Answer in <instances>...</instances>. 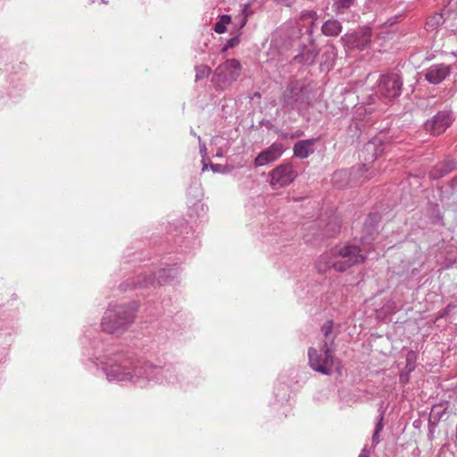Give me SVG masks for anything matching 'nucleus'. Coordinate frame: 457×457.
Masks as SVG:
<instances>
[{
  "label": "nucleus",
  "instance_id": "nucleus-21",
  "mask_svg": "<svg viewBox=\"0 0 457 457\" xmlns=\"http://www.w3.org/2000/svg\"><path fill=\"white\" fill-rule=\"evenodd\" d=\"M379 221V215L378 213H370L368 215L363 229H371L372 232H377V226Z\"/></svg>",
  "mask_w": 457,
  "mask_h": 457
},
{
  "label": "nucleus",
  "instance_id": "nucleus-19",
  "mask_svg": "<svg viewBox=\"0 0 457 457\" xmlns=\"http://www.w3.org/2000/svg\"><path fill=\"white\" fill-rule=\"evenodd\" d=\"M318 55L316 47L304 48L301 54L295 57V60L303 64H312Z\"/></svg>",
  "mask_w": 457,
  "mask_h": 457
},
{
  "label": "nucleus",
  "instance_id": "nucleus-39",
  "mask_svg": "<svg viewBox=\"0 0 457 457\" xmlns=\"http://www.w3.org/2000/svg\"><path fill=\"white\" fill-rule=\"evenodd\" d=\"M344 173H345V172H342V171H340V172H336V173L334 174V178H336V177H337V176H341V175H343Z\"/></svg>",
  "mask_w": 457,
  "mask_h": 457
},
{
  "label": "nucleus",
  "instance_id": "nucleus-33",
  "mask_svg": "<svg viewBox=\"0 0 457 457\" xmlns=\"http://www.w3.org/2000/svg\"><path fill=\"white\" fill-rule=\"evenodd\" d=\"M240 42L239 37L236 36L227 41V47L233 48L237 46Z\"/></svg>",
  "mask_w": 457,
  "mask_h": 457
},
{
  "label": "nucleus",
  "instance_id": "nucleus-11",
  "mask_svg": "<svg viewBox=\"0 0 457 457\" xmlns=\"http://www.w3.org/2000/svg\"><path fill=\"white\" fill-rule=\"evenodd\" d=\"M453 121L452 112L440 111L424 123V129L430 134L438 136L443 134L451 126Z\"/></svg>",
  "mask_w": 457,
  "mask_h": 457
},
{
  "label": "nucleus",
  "instance_id": "nucleus-18",
  "mask_svg": "<svg viewBox=\"0 0 457 457\" xmlns=\"http://www.w3.org/2000/svg\"><path fill=\"white\" fill-rule=\"evenodd\" d=\"M321 31L327 37H337L342 32V25L337 20H328L322 25Z\"/></svg>",
  "mask_w": 457,
  "mask_h": 457
},
{
  "label": "nucleus",
  "instance_id": "nucleus-27",
  "mask_svg": "<svg viewBox=\"0 0 457 457\" xmlns=\"http://www.w3.org/2000/svg\"><path fill=\"white\" fill-rule=\"evenodd\" d=\"M363 236L361 237V241L362 244H370L374 239L377 232H372L371 229H363Z\"/></svg>",
  "mask_w": 457,
  "mask_h": 457
},
{
  "label": "nucleus",
  "instance_id": "nucleus-26",
  "mask_svg": "<svg viewBox=\"0 0 457 457\" xmlns=\"http://www.w3.org/2000/svg\"><path fill=\"white\" fill-rule=\"evenodd\" d=\"M415 353L413 352L408 353L406 356V365L405 370H408V373H411L415 369Z\"/></svg>",
  "mask_w": 457,
  "mask_h": 457
},
{
  "label": "nucleus",
  "instance_id": "nucleus-1",
  "mask_svg": "<svg viewBox=\"0 0 457 457\" xmlns=\"http://www.w3.org/2000/svg\"><path fill=\"white\" fill-rule=\"evenodd\" d=\"M109 381H129L140 387L150 381L175 383L178 381L175 368L159 367L148 361L134 360L131 355L116 353L109 357L103 368Z\"/></svg>",
  "mask_w": 457,
  "mask_h": 457
},
{
  "label": "nucleus",
  "instance_id": "nucleus-3",
  "mask_svg": "<svg viewBox=\"0 0 457 457\" xmlns=\"http://www.w3.org/2000/svg\"><path fill=\"white\" fill-rule=\"evenodd\" d=\"M136 308L132 304L110 306L102 319V329L106 333H117L126 330L134 321Z\"/></svg>",
  "mask_w": 457,
  "mask_h": 457
},
{
  "label": "nucleus",
  "instance_id": "nucleus-40",
  "mask_svg": "<svg viewBox=\"0 0 457 457\" xmlns=\"http://www.w3.org/2000/svg\"><path fill=\"white\" fill-rule=\"evenodd\" d=\"M207 169V164L204 162L202 170L204 171Z\"/></svg>",
  "mask_w": 457,
  "mask_h": 457
},
{
  "label": "nucleus",
  "instance_id": "nucleus-29",
  "mask_svg": "<svg viewBox=\"0 0 457 457\" xmlns=\"http://www.w3.org/2000/svg\"><path fill=\"white\" fill-rule=\"evenodd\" d=\"M441 20H442V16L441 15H436L434 17H431L427 21L426 26L428 27V28H435L436 26H437L441 22Z\"/></svg>",
  "mask_w": 457,
  "mask_h": 457
},
{
  "label": "nucleus",
  "instance_id": "nucleus-42",
  "mask_svg": "<svg viewBox=\"0 0 457 457\" xmlns=\"http://www.w3.org/2000/svg\"><path fill=\"white\" fill-rule=\"evenodd\" d=\"M281 137H284V138H287V134H282Z\"/></svg>",
  "mask_w": 457,
  "mask_h": 457
},
{
  "label": "nucleus",
  "instance_id": "nucleus-14",
  "mask_svg": "<svg viewBox=\"0 0 457 457\" xmlns=\"http://www.w3.org/2000/svg\"><path fill=\"white\" fill-rule=\"evenodd\" d=\"M337 262L338 260L333 248L329 252L321 254L316 261L315 266L320 273H326L331 268L338 271Z\"/></svg>",
  "mask_w": 457,
  "mask_h": 457
},
{
  "label": "nucleus",
  "instance_id": "nucleus-36",
  "mask_svg": "<svg viewBox=\"0 0 457 457\" xmlns=\"http://www.w3.org/2000/svg\"><path fill=\"white\" fill-rule=\"evenodd\" d=\"M359 457H370V451L367 449V447H364L361 451Z\"/></svg>",
  "mask_w": 457,
  "mask_h": 457
},
{
  "label": "nucleus",
  "instance_id": "nucleus-15",
  "mask_svg": "<svg viewBox=\"0 0 457 457\" xmlns=\"http://www.w3.org/2000/svg\"><path fill=\"white\" fill-rule=\"evenodd\" d=\"M317 138H310L297 141L294 147V155L299 159H305L314 153V144Z\"/></svg>",
  "mask_w": 457,
  "mask_h": 457
},
{
  "label": "nucleus",
  "instance_id": "nucleus-20",
  "mask_svg": "<svg viewBox=\"0 0 457 457\" xmlns=\"http://www.w3.org/2000/svg\"><path fill=\"white\" fill-rule=\"evenodd\" d=\"M231 21V17L228 14L220 16V20L214 24V31L218 34H222L226 31V27Z\"/></svg>",
  "mask_w": 457,
  "mask_h": 457
},
{
  "label": "nucleus",
  "instance_id": "nucleus-30",
  "mask_svg": "<svg viewBox=\"0 0 457 457\" xmlns=\"http://www.w3.org/2000/svg\"><path fill=\"white\" fill-rule=\"evenodd\" d=\"M317 12L314 11H307L306 12L302 13L303 19H311L312 21V23L317 20Z\"/></svg>",
  "mask_w": 457,
  "mask_h": 457
},
{
  "label": "nucleus",
  "instance_id": "nucleus-16",
  "mask_svg": "<svg viewBox=\"0 0 457 457\" xmlns=\"http://www.w3.org/2000/svg\"><path fill=\"white\" fill-rule=\"evenodd\" d=\"M455 162L451 159H446L439 163H437L430 171L429 178L432 179H438L448 173L455 168Z\"/></svg>",
  "mask_w": 457,
  "mask_h": 457
},
{
  "label": "nucleus",
  "instance_id": "nucleus-28",
  "mask_svg": "<svg viewBox=\"0 0 457 457\" xmlns=\"http://www.w3.org/2000/svg\"><path fill=\"white\" fill-rule=\"evenodd\" d=\"M353 1L354 0H334L333 6L337 11L347 9L353 4Z\"/></svg>",
  "mask_w": 457,
  "mask_h": 457
},
{
  "label": "nucleus",
  "instance_id": "nucleus-9",
  "mask_svg": "<svg viewBox=\"0 0 457 457\" xmlns=\"http://www.w3.org/2000/svg\"><path fill=\"white\" fill-rule=\"evenodd\" d=\"M177 274V268L162 269L154 276L152 274H140L136 278H132L131 287H146L149 285H154L155 281L157 284L162 285L174 278Z\"/></svg>",
  "mask_w": 457,
  "mask_h": 457
},
{
  "label": "nucleus",
  "instance_id": "nucleus-44",
  "mask_svg": "<svg viewBox=\"0 0 457 457\" xmlns=\"http://www.w3.org/2000/svg\"><path fill=\"white\" fill-rule=\"evenodd\" d=\"M101 2H102L103 4H107V2H106L105 0H101Z\"/></svg>",
  "mask_w": 457,
  "mask_h": 457
},
{
  "label": "nucleus",
  "instance_id": "nucleus-2",
  "mask_svg": "<svg viewBox=\"0 0 457 457\" xmlns=\"http://www.w3.org/2000/svg\"><path fill=\"white\" fill-rule=\"evenodd\" d=\"M334 321L327 320L321 327L324 340L320 351L314 347L308 350L309 364L312 370L324 375H330L337 359L334 356L336 350L335 339L337 333H334Z\"/></svg>",
  "mask_w": 457,
  "mask_h": 457
},
{
  "label": "nucleus",
  "instance_id": "nucleus-7",
  "mask_svg": "<svg viewBox=\"0 0 457 457\" xmlns=\"http://www.w3.org/2000/svg\"><path fill=\"white\" fill-rule=\"evenodd\" d=\"M337 257L338 271L343 272L354 264L363 262L365 256L361 253L360 246L355 245H345L341 247H335Z\"/></svg>",
  "mask_w": 457,
  "mask_h": 457
},
{
  "label": "nucleus",
  "instance_id": "nucleus-38",
  "mask_svg": "<svg viewBox=\"0 0 457 457\" xmlns=\"http://www.w3.org/2000/svg\"><path fill=\"white\" fill-rule=\"evenodd\" d=\"M230 47H227V43L222 46L221 48V52L222 53H225L226 51H228Z\"/></svg>",
  "mask_w": 457,
  "mask_h": 457
},
{
  "label": "nucleus",
  "instance_id": "nucleus-35",
  "mask_svg": "<svg viewBox=\"0 0 457 457\" xmlns=\"http://www.w3.org/2000/svg\"><path fill=\"white\" fill-rule=\"evenodd\" d=\"M400 18V16H395V17H392L390 19H388L385 24L388 27H391L393 26L395 23L398 22V19Z\"/></svg>",
  "mask_w": 457,
  "mask_h": 457
},
{
  "label": "nucleus",
  "instance_id": "nucleus-25",
  "mask_svg": "<svg viewBox=\"0 0 457 457\" xmlns=\"http://www.w3.org/2000/svg\"><path fill=\"white\" fill-rule=\"evenodd\" d=\"M340 231V225L337 221L329 222L325 228V235L327 237H334Z\"/></svg>",
  "mask_w": 457,
  "mask_h": 457
},
{
  "label": "nucleus",
  "instance_id": "nucleus-17",
  "mask_svg": "<svg viewBox=\"0 0 457 457\" xmlns=\"http://www.w3.org/2000/svg\"><path fill=\"white\" fill-rule=\"evenodd\" d=\"M337 56V51L334 45H328L324 47L321 55V66L327 70H330L335 63Z\"/></svg>",
  "mask_w": 457,
  "mask_h": 457
},
{
  "label": "nucleus",
  "instance_id": "nucleus-13",
  "mask_svg": "<svg viewBox=\"0 0 457 457\" xmlns=\"http://www.w3.org/2000/svg\"><path fill=\"white\" fill-rule=\"evenodd\" d=\"M452 72L450 65L445 63L433 64L424 71L425 79L430 84L443 82Z\"/></svg>",
  "mask_w": 457,
  "mask_h": 457
},
{
  "label": "nucleus",
  "instance_id": "nucleus-12",
  "mask_svg": "<svg viewBox=\"0 0 457 457\" xmlns=\"http://www.w3.org/2000/svg\"><path fill=\"white\" fill-rule=\"evenodd\" d=\"M284 145L275 142L270 146L262 151L254 159L255 166H264L277 161L284 153Z\"/></svg>",
  "mask_w": 457,
  "mask_h": 457
},
{
  "label": "nucleus",
  "instance_id": "nucleus-5",
  "mask_svg": "<svg viewBox=\"0 0 457 457\" xmlns=\"http://www.w3.org/2000/svg\"><path fill=\"white\" fill-rule=\"evenodd\" d=\"M379 140H373L368 142L363 149L361 150V155L366 162L362 165L358 167H352L350 175L353 179H355L360 182H363L373 177L375 171L373 170H370L369 164L377 160V158L382 154L384 149L381 145Z\"/></svg>",
  "mask_w": 457,
  "mask_h": 457
},
{
  "label": "nucleus",
  "instance_id": "nucleus-6",
  "mask_svg": "<svg viewBox=\"0 0 457 457\" xmlns=\"http://www.w3.org/2000/svg\"><path fill=\"white\" fill-rule=\"evenodd\" d=\"M242 66L238 60L229 59L220 64L214 71L212 81L216 87L224 89L237 80Z\"/></svg>",
  "mask_w": 457,
  "mask_h": 457
},
{
  "label": "nucleus",
  "instance_id": "nucleus-43",
  "mask_svg": "<svg viewBox=\"0 0 457 457\" xmlns=\"http://www.w3.org/2000/svg\"><path fill=\"white\" fill-rule=\"evenodd\" d=\"M245 22H246V21L244 20L241 26L243 27L245 24Z\"/></svg>",
  "mask_w": 457,
  "mask_h": 457
},
{
  "label": "nucleus",
  "instance_id": "nucleus-34",
  "mask_svg": "<svg viewBox=\"0 0 457 457\" xmlns=\"http://www.w3.org/2000/svg\"><path fill=\"white\" fill-rule=\"evenodd\" d=\"M410 379V373H408V370L403 371L400 374L399 380L402 384H406Z\"/></svg>",
  "mask_w": 457,
  "mask_h": 457
},
{
  "label": "nucleus",
  "instance_id": "nucleus-23",
  "mask_svg": "<svg viewBox=\"0 0 457 457\" xmlns=\"http://www.w3.org/2000/svg\"><path fill=\"white\" fill-rule=\"evenodd\" d=\"M370 37H371V29L370 28H365L361 35L360 37L361 43L358 44L356 46L360 49H363L370 43Z\"/></svg>",
  "mask_w": 457,
  "mask_h": 457
},
{
  "label": "nucleus",
  "instance_id": "nucleus-32",
  "mask_svg": "<svg viewBox=\"0 0 457 457\" xmlns=\"http://www.w3.org/2000/svg\"><path fill=\"white\" fill-rule=\"evenodd\" d=\"M271 1L276 3L277 4H281L286 7H291L295 4L296 0H271Z\"/></svg>",
  "mask_w": 457,
  "mask_h": 457
},
{
  "label": "nucleus",
  "instance_id": "nucleus-4",
  "mask_svg": "<svg viewBox=\"0 0 457 457\" xmlns=\"http://www.w3.org/2000/svg\"><path fill=\"white\" fill-rule=\"evenodd\" d=\"M279 101L282 107L287 111L301 112L311 103L310 91L303 82L292 79L284 88Z\"/></svg>",
  "mask_w": 457,
  "mask_h": 457
},
{
  "label": "nucleus",
  "instance_id": "nucleus-41",
  "mask_svg": "<svg viewBox=\"0 0 457 457\" xmlns=\"http://www.w3.org/2000/svg\"><path fill=\"white\" fill-rule=\"evenodd\" d=\"M190 133H191V135H193L195 137L196 136V133L193 129H191Z\"/></svg>",
  "mask_w": 457,
  "mask_h": 457
},
{
  "label": "nucleus",
  "instance_id": "nucleus-24",
  "mask_svg": "<svg viewBox=\"0 0 457 457\" xmlns=\"http://www.w3.org/2000/svg\"><path fill=\"white\" fill-rule=\"evenodd\" d=\"M383 419H384V413L382 412L378 416V422L376 424V428H375L374 433L372 435V443L374 445H378L379 443L378 436H379V433L382 431L383 427H384V425H383Z\"/></svg>",
  "mask_w": 457,
  "mask_h": 457
},
{
  "label": "nucleus",
  "instance_id": "nucleus-31",
  "mask_svg": "<svg viewBox=\"0 0 457 457\" xmlns=\"http://www.w3.org/2000/svg\"><path fill=\"white\" fill-rule=\"evenodd\" d=\"M197 139L199 141V148H200V154L202 155L203 160L205 159L207 156V148L205 144L202 143V138L200 136H197Z\"/></svg>",
  "mask_w": 457,
  "mask_h": 457
},
{
  "label": "nucleus",
  "instance_id": "nucleus-37",
  "mask_svg": "<svg viewBox=\"0 0 457 457\" xmlns=\"http://www.w3.org/2000/svg\"><path fill=\"white\" fill-rule=\"evenodd\" d=\"M211 169H212L213 171H220V164H213V163H212V164H211Z\"/></svg>",
  "mask_w": 457,
  "mask_h": 457
},
{
  "label": "nucleus",
  "instance_id": "nucleus-8",
  "mask_svg": "<svg viewBox=\"0 0 457 457\" xmlns=\"http://www.w3.org/2000/svg\"><path fill=\"white\" fill-rule=\"evenodd\" d=\"M403 89V79L397 73L381 75L378 84V94L387 100L399 97Z\"/></svg>",
  "mask_w": 457,
  "mask_h": 457
},
{
  "label": "nucleus",
  "instance_id": "nucleus-10",
  "mask_svg": "<svg viewBox=\"0 0 457 457\" xmlns=\"http://www.w3.org/2000/svg\"><path fill=\"white\" fill-rule=\"evenodd\" d=\"M270 184L272 188L284 187L292 183L297 176L291 163H283L270 171Z\"/></svg>",
  "mask_w": 457,
  "mask_h": 457
},
{
  "label": "nucleus",
  "instance_id": "nucleus-22",
  "mask_svg": "<svg viewBox=\"0 0 457 457\" xmlns=\"http://www.w3.org/2000/svg\"><path fill=\"white\" fill-rule=\"evenodd\" d=\"M212 73V69L204 64L195 66V81L207 78Z\"/></svg>",
  "mask_w": 457,
  "mask_h": 457
}]
</instances>
